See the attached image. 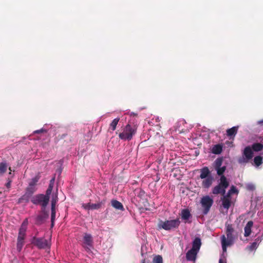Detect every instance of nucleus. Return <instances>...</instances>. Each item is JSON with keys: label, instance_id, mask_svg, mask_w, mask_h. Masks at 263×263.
Returning a JSON list of instances; mask_svg holds the SVG:
<instances>
[{"label": "nucleus", "instance_id": "nucleus-8", "mask_svg": "<svg viewBox=\"0 0 263 263\" xmlns=\"http://www.w3.org/2000/svg\"><path fill=\"white\" fill-rule=\"evenodd\" d=\"M253 157V151L250 146H248L245 148L243 152V157L239 158L238 162L239 163H247L249 160H251Z\"/></svg>", "mask_w": 263, "mask_h": 263}, {"label": "nucleus", "instance_id": "nucleus-45", "mask_svg": "<svg viewBox=\"0 0 263 263\" xmlns=\"http://www.w3.org/2000/svg\"><path fill=\"white\" fill-rule=\"evenodd\" d=\"M54 179L55 178H52L50 181V183H49V184L50 185H51L52 186L54 185Z\"/></svg>", "mask_w": 263, "mask_h": 263}, {"label": "nucleus", "instance_id": "nucleus-24", "mask_svg": "<svg viewBox=\"0 0 263 263\" xmlns=\"http://www.w3.org/2000/svg\"><path fill=\"white\" fill-rule=\"evenodd\" d=\"M26 230L23 228H20L17 239L24 240L26 236Z\"/></svg>", "mask_w": 263, "mask_h": 263}, {"label": "nucleus", "instance_id": "nucleus-22", "mask_svg": "<svg viewBox=\"0 0 263 263\" xmlns=\"http://www.w3.org/2000/svg\"><path fill=\"white\" fill-rule=\"evenodd\" d=\"M111 205L117 210H120L121 211L124 210V207L122 204L118 200H112L111 201Z\"/></svg>", "mask_w": 263, "mask_h": 263}, {"label": "nucleus", "instance_id": "nucleus-40", "mask_svg": "<svg viewBox=\"0 0 263 263\" xmlns=\"http://www.w3.org/2000/svg\"><path fill=\"white\" fill-rule=\"evenodd\" d=\"M11 182L12 180L8 178L7 179V182L5 184V186L7 189H9L11 187Z\"/></svg>", "mask_w": 263, "mask_h": 263}, {"label": "nucleus", "instance_id": "nucleus-35", "mask_svg": "<svg viewBox=\"0 0 263 263\" xmlns=\"http://www.w3.org/2000/svg\"><path fill=\"white\" fill-rule=\"evenodd\" d=\"M53 186L49 184L48 187L46 192V195L48 197L50 198V195L51 193V192L53 190Z\"/></svg>", "mask_w": 263, "mask_h": 263}, {"label": "nucleus", "instance_id": "nucleus-49", "mask_svg": "<svg viewBox=\"0 0 263 263\" xmlns=\"http://www.w3.org/2000/svg\"><path fill=\"white\" fill-rule=\"evenodd\" d=\"M65 136V135H64V134L62 135V137H64Z\"/></svg>", "mask_w": 263, "mask_h": 263}, {"label": "nucleus", "instance_id": "nucleus-43", "mask_svg": "<svg viewBox=\"0 0 263 263\" xmlns=\"http://www.w3.org/2000/svg\"><path fill=\"white\" fill-rule=\"evenodd\" d=\"M47 130L44 128H42L41 129L35 130L33 133L34 134H40L42 133H46Z\"/></svg>", "mask_w": 263, "mask_h": 263}, {"label": "nucleus", "instance_id": "nucleus-20", "mask_svg": "<svg viewBox=\"0 0 263 263\" xmlns=\"http://www.w3.org/2000/svg\"><path fill=\"white\" fill-rule=\"evenodd\" d=\"M181 218L183 220H188L191 217V214L190 213V211L188 209H183L181 211Z\"/></svg>", "mask_w": 263, "mask_h": 263}, {"label": "nucleus", "instance_id": "nucleus-31", "mask_svg": "<svg viewBox=\"0 0 263 263\" xmlns=\"http://www.w3.org/2000/svg\"><path fill=\"white\" fill-rule=\"evenodd\" d=\"M102 204V202L97 203H90V209L91 210H98L101 207Z\"/></svg>", "mask_w": 263, "mask_h": 263}, {"label": "nucleus", "instance_id": "nucleus-32", "mask_svg": "<svg viewBox=\"0 0 263 263\" xmlns=\"http://www.w3.org/2000/svg\"><path fill=\"white\" fill-rule=\"evenodd\" d=\"M58 200V195L55 194L54 196H52L51 200V209H55L56 203L57 202Z\"/></svg>", "mask_w": 263, "mask_h": 263}, {"label": "nucleus", "instance_id": "nucleus-16", "mask_svg": "<svg viewBox=\"0 0 263 263\" xmlns=\"http://www.w3.org/2000/svg\"><path fill=\"white\" fill-rule=\"evenodd\" d=\"M253 222L252 221H249L245 227V233L244 236L245 237H248L250 235L252 230V227H253Z\"/></svg>", "mask_w": 263, "mask_h": 263}, {"label": "nucleus", "instance_id": "nucleus-48", "mask_svg": "<svg viewBox=\"0 0 263 263\" xmlns=\"http://www.w3.org/2000/svg\"><path fill=\"white\" fill-rule=\"evenodd\" d=\"M9 170H10V172H11V171H12L11 168V167H10L9 168Z\"/></svg>", "mask_w": 263, "mask_h": 263}, {"label": "nucleus", "instance_id": "nucleus-21", "mask_svg": "<svg viewBox=\"0 0 263 263\" xmlns=\"http://www.w3.org/2000/svg\"><path fill=\"white\" fill-rule=\"evenodd\" d=\"M261 241L259 237H257L254 242L252 243L250 246H248V249L250 251H252L254 250H256L258 246V242Z\"/></svg>", "mask_w": 263, "mask_h": 263}, {"label": "nucleus", "instance_id": "nucleus-29", "mask_svg": "<svg viewBox=\"0 0 263 263\" xmlns=\"http://www.w3.org/2000/svg\"><path fill=\"white\" fill-rule=\"evenodd\" d=\"M226 170V166H223L221 167H219L218 168L215 169V170L217 172V174L218 176H220V177L222 176H224L223 173L225 172Z\"/></svg>", "mask_w": 263, "mask_h": 263}, {"label": "nucleus", "instance_id": "nucleus-7", "mask_svg": "<svg viewBox=\"0 0 263 263\" xmlns=\"http://www.w3.org/2000/svg\"><path fill=\"white\" fill-rule=\"evenodd\" d=\"M213 202V199L209 196H205L201 198L200 203L203 208V214L206 215L209 213Z\"/></svg>", "mask_w": 263, "mask_h": 263}, {"label": "nucleus", "instance_id": "nucleus-1", "mask_svg": "<svg viewBox=\"0 0 263 263\" xmlns=\"http://www.w3.org/2000/svg\"><path fill=\"white\" fill-rule=\"evenodd\" d=\"M200 178L202 179L201 186L204 189H209L212 185L214 178L211 175V172L207 166L200 170Z\"/></svg>", "mask_w": 263, "mask_h": 263}, {"label": "nucleus", "instance_id": "nucleus-17", "mask_svg": "<svg viewBox=\"0 0 263 263\" xmlns=\"http://www.w3.org/2000/svg\"><path fill=\"white\" fill-rule=\"evenodd\" d=\"M223 149V146L221 144H218L214 145L212 149L211 152L213 154L215 155H219L221 153Z\"/></svg>", "mask_w": 263, "mask_h": 263}, {"label": "nucleus", "instance_id": "nucleus-13", "mask_svg": "<svg viewBox=\"0 0 263 263\" xmlns=\"http://www.w3.org/2000/svg\"><path fill=\"white\" fill-rule=\"evenodd\" d=\"M36 189L35 187L30 186L29 185L26 188V193L25 195L19 199V202H20V200L21 199L25 198V197H29L31 196H32V195L36 191Z\"/></svg>", "mask_w": 263, "mask_h": 263}, {"label": "nucleus", "instance_id": "nucleus-46", "mask_svg": "<svg viewBox=\"0 0 263 263\" xmlns=\"http://www.w3.org/2000/svg\"><path fill=\"white\" fill-rule=\"evenodd\" d=\"M219 263H227L226 261L224 259L220 258L219 260Z\"/></svg>", "mask_w": 263, "mask_h": 263}, {"label": "nucleus", "instance_id": "nucleus-36", "mask_svg": "<svg viewBox=\"0 0 263 263\" xmlns=\"http://www.w3.org/2000/svg\"><path fill=\"white\" fill-rule=\"evenodd\" d=\"M28 224V219L26 218L21 224L20 228H23L27 230V226Z\"/></svg>", "mask_w": 263, "mask_h": 263}, {"label": "nucleus", "instance_id": "nucleus-47", "mask_svg": "<svg viewBox=\"0 0 263 263\" xmlns=\"http://www.w3.org/2000/svg\"><path fill=\"white\" fill-rule=\"evenodd\" d=\"M142 263H145V259L142 260Z\"/></svg>", "mask_w": 263, "mask_h": 263}, {"label": "nucleus", "instance_id": "nucleus-9", "mask_svg": "<svg viewBox=\"0 0 263 263\" xmlns=\"http://www.w3.org/2000/svg\"><path fill=\"white\" fill-rule=\"evenodd\" d=\"M32 243L36 246L39 249H46L49 248L48 241L43 238H36L34 237L32 239Z\"/></svg>", "mask_w": 263, "mask_h": 263}, {"label": "nucleus", "instance_id": "nucleus-30", "mask_svg": "<svg viewBox=\"0 0 263 263\" xmlns=\"http://www.w3.org/2000/svg\"><path fill=\"white\" fill-rule=\"evenodd\" d=\"M153 263H163L162 257L160 255H156L153 258Z\"/></svg>", "mask_w": 263, "mask_h": 263}, {"label": "nucleus", "instance_id": "nucleus-15", "mask_svg": "<svg viewBox=\"0 0 263 263\" xmlns=\"http://www.w3.org/2000/svg\"><path fill=\"white\" fill-rule=\"evenodd\" d=\"M201 246V239L199 237H196L193 241L192 249L199 252Z\"/></svg>", "mask_w": 263, "mask_h": 263}, {"label": "nucleus", "instance_id": "nucleus-23", "mask_svg": "<svg viewBox=\"0 0 263 263\" xmlns=\"http://www.w3.org/2000/svg\"><path fill=\"white\" fill-rule=\"evenodd\" d=\"M252 149L255 152H259L263 149V144L260 143H255L251 147Z\"/></svg>", "mask_w": 263, "mask_h": 263}, {"label": "nucleus", "instance_id": "nucleus-12", "mask_svg": "<svg viewBox=\"0 0 263 263\" xmlns=\"http://www.w3.org/2000/svg\"><path fill=\"white\" fill-rule=\"evenodd\" d=\"M48 214L44 212L42 214L37 215L35 219V223L36 224L40 225L44 222L45 220L48 218Z\"/></svg>", "mask_w": 263, "mask_h": 263}, {"label": "nucleus", "instance_id": "nucleus-51", "mask_svg": "<svg viewBox=\"0 0 263 263\" xmlns=\"http://www.w3.org/2000/svg\"><path fill=\"white\" fill-rule=\"evenodd\" d=\"M262 142V143H263V141H261Z\"/></svg>", "mask_w": 263, "mask_h": 263}, {"label": "nucleus", "instance_id": "nucleus-42", "mask_svg": "<svg viewBox=\"0 0 263 263\" xmlns=\"http://www.w3.org/2000/svg\"><path fill=\"white\" fill-rule=\"evenodd\" d=\"M231 195H232V194L229 191H228L227 195H222L223 196L221 198H226V199H228L231 200Z\"/></svg>", "mask_w": 263, "mask_h": 263}, {"label": "nucleus", "instance_id": "nucleus-3", "mask_svg": "<svg viewBox=\"0 0 263 263\" xmlns=\"http://www.w3.org/2000/svg\"><path fill=\"white\" fill-rule=\"evenodd\" d=\"M234 230L232 224H226V234L227 236V239H226L224 235H223L221 237V244L223 251H226L227 247L232 245L234 237L233 236V233Z\"/></svg>", "mask_w": 263, "mask_h": 263}, {"label": "nucleus", "instance_id": "nucleus-26", "mask_svg": "<svg viewBox=\"0 0 263 263\" xmlns=\"http://www.w3.org/2000/svg\"><path fill=\"white\" fill-rule=\"evenodd\" d=\"M7 169V165L5 162L0 163V176L3 175L5 174Z\"/></svg>", "mask_w": 263, "mask_h": 263}, {"label": "nucleus", "instance_id": "nucleus-34", "mask_svg": "<svg viewBox=\"0 0 263 263\" xmlns=\"http://www.w3.org/2000/svg\"><path fill=\"white\" fill-rule=\"evenodd\" d=\"M51 226H53L54 224V221L55 218L56 211L55 209H51Z\"/></svg>", "mask_w": 263, "mask_h": 263}, {"label": "nucleus", "instance_id": "nucleus-6", "mask_svg": "<svg viewBox=\"0 0 263 263\" xmlns=\"http://www.w3.org/2000/svg\"><path fill=\"white\" fill-rule=\"evenodd\" d=\"M31 201L34 204L41 205L42 209H45L49 202V197L46 195L40 194L33 196Z\"/></svg>", "mask_w": 263, "mask_h": 263}, {"label": "nucleus", "instance_id": "nucleus-41", "mask_svg": "<svg viewBox=\"0 0 263 263\" xmlns=\"http://www.w3.org/2000/svg\"><path fill=\"white\" fill-rule=\"evenodd\" d=\"M82 207L85 210H91L90 209V203H87L83 204Z\"/></svg>", "mask_w": 263, "mask_h": 263}, {"label": "nucleus", "instance_id": "nucleus-33", "mask_svg": "<svg viewBox=\"0 0 263 263\" xmlns=\"http://www.w3.org/2000/svg\"><path fill=\"white\" fill-rule=\"evenodd\" d=\"M24 245V240L17 239V245H16L17 250L19 252L21 251Z\"/></svg>", "mask_w": 263, "mask_h": 263}, {"label": "nucleus", "instance_id": "nucleus-27", "mask_svg": "<svg viewBox=\"0 0 263 263\" xmlns=\"http://www.w3.org/2000/svg\"><path fill=\"white\" fill-rule=\"evenodd\" d=\"M223 159L222 158H218L215 160L214 162V166L215 169L222 167Z\"/></svg>", "mask_w": 263, "mask_h": 263}, {"label": "nucleus", "instance_id": "nucleus-39", "mask_svg": "<svg viewBox=\"0 0 263 263\" xmlns=\"http://www.w3.org/2000/svg\"><path fill=\"white\" fill-rule=\"evenodd\" d=\"M232 194L237 192V190L235 186L232 185L229 191Z\"/></svg>", "mask_w": 263, "mask_h": 263}, {"label": "nucleus", "instance_id": "nucleus-11", "mask_svg": "<svg viewBox=\"0 0 263 263\" xmlns=\"http://www.w3.org/2000/svg\"><path fill=\"white\" fill-rule=\"evenodd\" d=\"M198 252L193 249H190L186 254V259L188 261H195Z\"/></svg>", "mask_w": 263, "mask_h": 263}, {"label": "nucleus", "instance_id": "nucleus-28", "mask_svg": "<svg viewBox=\"0 0 263 263\" xmlns=\"http://www.w3.org/2000/svg\"><path fill=\"white\" fill-rule=\"evenodd\" d=\"M254 162L256 166H259L262 163V157L260 156H256L254 158Z\"/></svg>", "mask_w": 263, "mask_h": 263}, {"label": "nucleus", "instance_id": "nucleus-50", "mask_svg": "<svg viewBox=\"0 0 263 263\" xmlns=\"http://www.w3.org/2000/svg\"><path fill=\"white\" fill-rule=\"evenodd\" d=\"M261 141H263V137L262 138Z\"/></svg>", "mask_w": 263, "mask_h": 263}, {"label": "nucleus", "instance_id": "nucleus-2", "mask_svg": "<svg viewBox=\"0 0 263 263\" xmlns=\"http://www.w3.org/2000/svg\"><path fill=\"white\" fill-rule=\"evenodd\" d=\"M137 127L135 125L128 123L123 129V131L119 134V137L124 141L131 140L136 134Z\"/></svg>", "mask_w": 263, "mask_h": 263}, {"label": "nucleus", "instance_id": "nucleus-38", "mask_svg": "<svg viewBox=\"0 0 263 263\" xmlns=\"http://www.w3.org/2000/svg\"><path fill=\"white\" fill-rule=\"evenodd\" d=\"M138 191V193L137 194V196L141 198H143L144 196L145 192L143 190H141V189H140Z\"/></svg>", "mask_w": 263, "mask_h": 263}, {"label": "nucleus", "instance_id": "nucleus-37", "mask_svg": "<svg viewBox=\"0 0 263 263\" xmlns=\"http://www.w3.org/2000/svg\"><path fill=\"white\" fill-rule=\"evenodd\" d=\"M246 188L249 191H253L255 189V186L254 184L249 183L246 185Z\"/></svg>", "mask_w": 263, "mask_h": 263}, {"label": "nucleus", "instance_id": "nucleus-10", "mask_svg": "<svg viewBox=\"0 0 263 263\" xmlns=\"http://www.w3.org/2000/svg\"><path fill=\"white\" fill-rule=\"evenodd\" d=\"M93 239L91 234L85 233L83 237V247L87 251H90L92 247Z\"/></svg>", "mask_w": 263, "mask_h": 263}, {"label": "nucleus", "instance_id": "nucleus-18", "mask_svg": "<svg viewBox=\"0 0 263 263\" xmlns=\"http://www.w3.org/2000/svg\"><path fill=\"white\" fill-rule=\"evenodd\" d=\"M120 120L119 118H117L114 119L112 122L109 124V127L108 128V131L110 132H112L115 130L117 127V125H118Z\"/></svg>", "mask_w": 263, "mask_h": 263}, {"label": "nucleus", "instance_id": "nucleus-4", "mask_svg": "<svg viewBox=\"0 0 263 263\" xmlns=\"http://www.w3.org/2000/svg\"><path fill=\"white\" fill-rule=\"evenodd\" d=\"M229 183L224 176L220 178L219 183L212 189V193L214 195L221 194L223 195L226 193V189L229 186Z\"/></svg>", "mask_w": 263, "mask_h": 263}, {"label": "nucleus", "instance_id": "nucleus-5", "mask_svg": "<svg viewBox=\"0 0 263 263\" xmlns=\"http://www.w3.org/2000/svg\"><path fill=\"white\" fill-rule=\"evenodd\" d=\"M180 224L179 218L173 220H167L165 221H161L159 223V228L163 229L166 231L177 229Z\"/></svg>", "mask_w": 263, "mask_h": 263}, {"label": "nucleus", "instance_id": "nucleus-25", "mask_svg": "<svg viewBox=\"0 0 263 263\" xmlns=\"http://www.w3.org/2000/svg\"><path fill=\"white\" fill-rule=\"evenodd\" d=\"M40 178V176L39 175H36L34 177L31 179V181L29 183V185L30 186L35 187V185H36L37 182L39 181Z\"/></svg>", "mask_w": 263, "mask_h": 263}, {"label": "nucleus", "instance_id": "nucleus-44", "mask_svg": "<svg viewBox=\"0 0 263 263\" xmlns=\"http://www.w3.org/2000/svg\"><path fill=\"white\" fill-rule=\"evenodd\" d=\"M257 124L259 125L260 127L263 128V119L258 121L257 122Z\"/></svg>", "mask_w": 263, "mask_h": 263}, {"label": "nucleus", "instance_id": "nucleus-14", "mask_svg": "<svg viewBox=\"0 0 263 263\" xmlns=\"http://www.w3.org/2000/svg\"><path fill=\"white\" fill-rule=\"evenodd\" d=\"M238 126H233L231 128L227 130V135L230 137V139H234L237 133Z\"/></svg>", "mask_w": 263, "mask_h": 263}, {"label": "nucleus", "instance_id": "nucleus-19", "mask_svg": "<svg viewBox=\"0 0 263 263\" xmlns=\"http://www.w3.org/2000/svg\"><path fill=\"white\" fill-rule=\"evenodd\" d=\"M221 200L222 202V206L226 209L227 212L230 208L231 205V200L228 199H226V198H221Z\"/></svg>", "mask_w": 263, "mask_h": 263}]
</instances>
